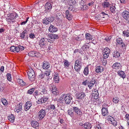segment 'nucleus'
<instances>
[{
	"mask_svg": "<svg viewBox=\"0 0 129 129\" xmlns=\"http://www.w3.org/2000/svg\"><path fill=\"white\" fill-rule=\"evenodd\" d=\"M19 18L17 14L15 13H9L7 15L6 20L8 24H11L13 22H14V20Z\"/></svg>",
	"mask_w": 129,
	"mask_h": 129,
	"instance_id": "f257e3e1",
	"label": "nucleus"
},
{
	"mask_svg": "<svg viewBox=\"0 0 129 129\" xmlns=\"http://www.w3.org/2000/svg\"><path fill=\"white\" fill-rule=\"evenodd\" d=\"M28 78L31 81H34L35 79V73L34 71L31 68L29 69L27 72Z\"/></svg>",
	"mask_w": 129,
	"mask_h": 129,
	"instance_id": "f03ea898",
	"label": "nucleus"
},
{
	"mask_svg": "<svg viewBox=\"0 0 129 129\" xmlns=\"http://www.w3.org/2000/svg\"><path fill=\"white\" fill-rule=\"evenodd\" d=\"M82 64L81 60L77 59L75 61L74 68L76 71L78 72L80 71L82 68Z\"/></svg>",
	"mask_w": 129,
	"mask_h": 129,
	"instance_id": "7ed1b4c3",
	"label": "nucleus"
},
{
	"mask_svg": "<svg viewBox=\"0 0 129 129\" xmlns=\"http://www.w3.org/2000/svg\"><path fill=\"white\" fill-rule=\"evenodd\" d=\"M49 88L50 89V90H51L52 92V93L55 95H57L58 94V91L57 90V88L55 85L52 83L49 85Z\"/></svg>",
	"mask_w": 129,
	"mask_h": 129,
	"instance_id": "20e7f679",
	"label": "nucleus"
},
{
	"mask_svg": "<svg viewBox=\"0 0 129 129\" xmlns=\"http://www.w3.org/2000/svg\"><path fill=\"white\" fill-rule=\"evenodd\" d=\"M38 117L40 120H42L43 118L46 115L45 110L42 109L38 112Z\"/></svg>",
	"mask_w": 129,
	"mask_h": 129,
	"instance_id": "39448f33",
	"label": "nucleus"
},
{
	"mask_svg": "<svg viewBox=\"0 0 129 129\" xmlns=\"http://www.w3.org/2000/svg\"><path fill=\"white\" fill-rule=\"evenodd\" d=\"M70 95L69 94H64V100L65 103L67 104H69L71 102V100L72 99Z\"/></svg>",
	"mask_w": 129,
	"mask_h": 129,
	"instance_id": "423d86ee",
	"label": "nucleus"
},
{
	"mask_svg": "<svg viewBox=\"0 0 129 129\" xmlns=\"http://www.w3.org/2000/svg\"><path fill=\"white\" fill-rule=\"evenodd\" d=\"M117 45H119L121 48L124 49H125V44L123 42L121 38H118L116 40Z\"/></svg>",
	"mask_w": 129,
	"mask_h": 129,
	"instance_id": "0eeeda50",
	"label": "nucleus"
},
{
	"mask_svg": "<svg viewBox=\"0 0 129 129\" xmlns=\"http://www.w3.org/2000/svg\"><path fill=\"white\" fill-rule=\"evenodd\" d=\"M54 20V18L53 17H50L46 18L43 21V23L47 24L53 22Z\"/></svg>",
	"mask_w": 129,
	"mask_h": 129,
	"instance_id": "6e6552de",
	"label": "nucleus"
},
{
	"mask_svg": "<svg viewBox=\"0 0 129 129\" xmlns=\"http://www.w3.org/2000/svg\"><path fill=\"white\" fill-rule=\"evenodd\" d=\"M48 39L44 38H41L39 41V45L41 47H42L45 45L47 43Z\"/></svg>",
	"mask_w": 129,
	"mask_h": 129,
	"instance_id": "1a4fd4ad",
	"label": "nucleus"
},
{
	"mask_svg": "<svg viewBox=\"0 0 129 129\" xmlns=\"http://www.w3.org/2000/svg\"><path fill=\"white\" fill-rule=\"evenodd\" d=\"M74 111L78 116H81L82 114V110L78 107H73Z\"/></svg>",
	"mask_w": 129,
	"mask_h": 129,
	"instance_id": "9d476101",
	"label": "nucleus"
},
{
	"mask_svg": "<svg viewBox=\"0 0 129 129\" xmlns=\"http://www.w3.org/2000/svg\"><path fill=\"white\" fill-rule=\"evenodd\" d=\"M123 18L126 20L129 21V12L126 10L123 11L122 13Z\"/></svg>",
	"mask_w": 129,
	"mask_h": 129,
	"instance_id": "9b49d317",
	"label": "nucleus"
},
{
	"mask_svg": "<svg viewBox=\"0 0 129 129\" xmlns=\"http://www.w3.org/2000/svg\"><path fill=\"white\" fill-rule=\"evenodd\" d=\"M85 96V94L83 92H78L76 94V96L78 99L82 100Z\"/></svg>",
	"mask_w": 129,
	"mask_h": 129,
	"instance_id": "f8f14e48",
	"label": "nucleus"
},
{
	"mask_svg": "<svg viewBox=\"0 0 129 129\" xmlns=\"http://www.w3.org/2000/svg\"><path fill=\"white\" fill-rule=\"evenodd\" d=\"M96 82V79H95L94 78H92L91 80L90 81L88 80V82H87V85L90 89H91V87L94 85L95 83Z\"/></svg>",
	"mask_w": 129,
	"mask_h": 129,
	"instance_id": "ddd939ff",
	"label": "nucleus"
},
{
	"mask_svg": "<svg viewBox=\"0 0 129 129\" xmlns=\"http://www.w3.org/2000/svg\"><path fill=\"white\" fill-rule=\"evenodd\" d=\"M93 90L92 91V94L94 98L95 99H97L99 98V94L98 91L96 89H93Z\"/></svg>",
	"mask_w": 129,
	"mask_h": 129,
	"instance_id": "4468645a",
	"label": "nucleus"
},
{
	"mask_svg": "<svg viewBox=\"0 0 129 129\" xmlns=\"http://www.w3.org/2000/svg\"><path fill=\"white\" fill-rule=\"evenodd\" d=\"M32 105L31 102L29 101L26 102L24 105V109L26 111L28 110L30 108Z\"/></svg>",
	"mask_w": 129,
	"mask_h": 129,
	"instance_id": "2eb2a0df",
	"label": "nucleus"
},
{
	"mask_svg": "<svg viewBox=\"0 0 129 129\" xmlns=\"http://www.w3.org/2000/svg\"><path fill=\"white\" fill-rule=\"evenodd\" d=\"M45 11L46 12L50 11L52 8L51 4L48 2L46 3L45 6Z\"/></svg>",
	"mask_w": 129,
	"mask_h": 129,
	"instance_id": "dca6fc26",
	"label": "nucleus"
},
{
	"mask_svg": "<svg viewBox=\"0 0 129 129\" xmlns=\"http://www.w3.org/2000/svg\"><path fill=\"white\" fill-rule=\"evenodd\" d=\"M66 18L68 20H70L72 19L73 18V16L71 13L67 10L66 11Z\"/></svg>",
	"mask_w": 129,
	"mask_h": 129,
	"instance_id": "f3484780",
	"label": "nucleus"
},
{
	"mask_svg": "<svg viewBox=\"0 0 129 129\" xmlns=\"http://www.w3.org/2000/svg\"><path fill=\"white\" fill-rule=\"evenodd\" d=\"M38 53L36 51H32L29 52L28 53V55L31 57L36 56L38 57Z\"/></svg>",
	"mask_w": 129,
	"mask_h": 129,
	"instance_id": "a211bd4d",
	"label": "nucleus"
},
{
	"mask_svg": "<svg viewBox=\"0 0 129 129\" xmlns=\"http://www.w3.org/2000/svg\"><path fill=\"white\" fill-rule=\"evenodd\" d=\"M57 28L53 25L51 24L49 28V31L51 33H53L57 31Z\"/></svg>",
	"mask_w": 129,
	"mask_h": 129,
	"instance_id": "6ab92c4d",
	"label": "nucleus"
},
{
	"mask_svg": "<svg viewBox=\"0 0 129 129\" xmlns=\"http://www.w3.org/2000/svg\"><path fill=\"white\" fill-rule=\"evenodd\" d=\"M50 65L48 62L46 61H44L43 62V68L45 69H46L50 67Z\"/></svg>",
	"mask_w": 129,
	"mask_h": 129,
	"instance_id": "aec40b11",
	"label": "nucleus"
},
{
	"mask_svg": "<svg viewBox=\"0 0 129 129\" xmlns=\"http://www.w3.org/2000/svg\"><path fill=\"white\" fill-rule=\"evenodd\" d=\"M40 90L41 91V94H46L47 93V91L46 87L44 86H41L40 87Z\"/></svg>",
	"mask_w": 129,
	"mask_h": 129,
	"instance_id": "412c9836",
	"label": "nucleus"
},
{
	"mask_svg": "<svg viewBox=\"0 0 129 129\" xmlns=\"http://www.w3.org/2000/svg\"><path fill=\"white\" fill-rule=\"evenodd\" d=\"M22 110V105L21 103L18 104L17 107L15 109V111L17 113H18Z\"/></svg>",
	"mask_w": 129,
	"mask_h": 129,
	"instance_id": "4be33fe9",
	"label": "nucleus"
},
{
	"mask_svg": "<svg viewBox=\"0 0 129 129\" xmlns=\"http://www.w3.org/2000/svg\"><path fill=\"white\" fill-rule=\"evenodd\" d=\"M112 67L114 69H119L121 68V66L120 63L116 62L113 65Z\"/></svg>",
	"mask_w": 129,
	"mask_h": 129,
	"instance_id": "5701e85b",
	"label": "nucleus"
},
{
	"mask_svg": "<svg viewBox=\"0 0 129 129\" xmlns=\"http://www.w3.org/2000/svg\"><path fill=\"white\" fill-rule=\"evenodd\" d=\"M48 36L51 39H57L58 38V36L57 35L53 34H48Z\"/></svg>",
	"mask_w": 129,
	"mask_h": 129,
	"instance_id": "b1692460",
	"label": "nucleus"
},
{
	"mask_svg": "<svg viewBox=\"0 0 129 129\" xmlns=\"http://www.w3.org/2000/svg\"><path fill=\"white\" fill-rule=\"evenodd\" d=\"M102 114L104 116H105L108 115V111L107 109L106 108H102Z\"/></svg>",
	"mask_w": 129,
	"mask_h": 129,
	"instance_id": "393cba45",
	"label": "nucleus"
},
{
	"mask_svg": "<svg viewBox=\"0 0 129 129\" xmlns=\"http://www.w3.org/2000/svg\"><path fill=\"white\" fill-rule=\"evenodd\" d=\"M31 124L32 126L34 128H37L38 127L39 124L37 122L35 121H33L31 122Z\"/></svg>",
	"mask_w": 129,
	"mask_h": 129,
	"instance_id": "a878e982",
	"label": "nucleus"
},
{
	"mask_svg": "<svg viewBox=\"0 0 129 129\" xmlns=\"http://www.w3.org/2000/svg\"><path fill=\"white\" fill-rule=\"evenodd\" d=\"M117 73L119 76L123 78H125L126 77L125 74L122 71H119L117 72Z\"/></svg>",
	"mask_w": 129,
	"mask_h": 129,
	"instance_id": "bb28decb",
	"label": "nucleus"
},
{
	"mask_svg": "<svg viewBox=\"0 0 129 129\" xmlns=\"http://www.w3.org/2000/svg\"><path fill=\"white\" fill-rule=\"evenodd\" d=\"M102 6L104 8H108L110 6V3L107 1H104L102 4Z\"/></svg>",
	"mask_w": 129,
	"mask_h": 129,
	"instance_id": "cd10ccee",
	"label": "nucleus"
},
{
	"mask_svg": "<svg viewBox=\"0 0 129 129\" xmlns=\"http://www.w3.org/2000/svg\"><path fill=\"white\" fill-rule=\"evenodd\" d=\"M90 45L88 43H86L82 47V49L84 51L88 50L90 47Z\"/></svg>",
	"mask_w": 129,
	"mask_h": 129,
	"instance_id": "c85d7f7f",
	"label": "nucleus"
},
{
	"mask_svg": "<svg viewBox=\"0 0 129 129\" xmlns=\"http://www.w3.org/2000/svg\"><path fill=\"white\" fill-rule=\"evenodd\" d=\"M83 126L86 129H90L91 127V125L89 122H86L84 124Z\"/></svg>",
	"mask_w": 129,
	"mask_h": 129,
	"instance_id": "c756f323",
	"label": "nucleus"
},
{
	"mask_svg": "<svg viewBox=\"0 0 129 129\" xmlns=\"http://www.w3.org/2000/svg\"><path fill=\"white\" fill-rule=\"evenodd\" d=\"M103 71V68L102 67L98 66L96 67L95 70V72L97 73L101 72Z\"/></svg>",
	"mask_w": 129,
	"mask_h": 129,
	"instance_id": "7c9ffc66",
	"label": "nucleus"
},
{
	"mask_svg": "<svg viewBox=\"0 0 129 129\" xmlns=\"http://www.w3.org/2000/svg\"><path fill=\"white\" fill-rule=\"evenodd\" d=\"M27 31L26 30H24L20 34V37L21 39H23L25 36H27Z\"/></svg>",
	"mask_w": 129,
	"mask_h": 129,
	"instance_id": "2f4dec72",
	"label": "nucleus"
},
{
	"mask_svg": "<svg viewBox=\"0 0 129 129\" xmlns=\"http://www.w3.org/2000/svg\"><path fill=\"white\" fill-rule=\"evenodd\" d=\"M110 10L112 13H114L115 12V10L116 8L114 4H112L110 6Z\"/></svg>",
	"mask_w": 129,
	"mask_h": 129,
	"instance_id": "473e14b6",
	"label": "nucleus"
},
{
	"mask_svg": "<svg viewBox=\"0 0 129 129\" xmlns=\"http://www.w3.org/2000/svg\"><path fill=\"white\" fill-rule=\"evenodd\" d=\"M113 56L116 58L119 57L120 56L119 52L117 51H114L113 53Z\"/></svg>",
	"mask_w": 129,
	"mask_h": 129,
	"instance_id": "72a5a7b5",
	"label": "nucleus"
},
{
	"mask_svg": "<svg viewBox=\"0 0 129 129\" xmlns=\"http://www.w3.org/2000/svg\"><path fill=\"white\" fill-rule=\"evenodd\" d=\"M8 120L12 123L14 122L15 119V117L12 114L8 116Z\"/></svg>",
	"mask_w": 129,
	"mask_h": 129,
	"instance_id": "f704fd0d",
	"label": "nucleus"
},
{
	"mask_svg": "<svg viewBox=\"0 0 129 129\" xmlns=\"http://www.w3.org/2000/svg\"><path fill=\"white\" fill-rule=\"evenodd\" d=\"M85 37L87 40H91L92 39V37L91 35L88 33H87L85 35Z\"/></svg>",
	"mask_w": 129,
	"mask_h": 129,
	"instance_id": "c9c22d12",
	"label": "nucleus"
},
{
	"mask_svg": "<svg viewBox=\"0 0 129 129\" xmlns=\"http://www.w3.org/2000/svg\"><path fill=\"white\" fill-rule=\"evenodd\" d=\"M63 62L64 63V66L66 68L69 67L70 63L67 60H65L63 61Z\"/></svg>",
	"mask_w": 129,
	"mask_h": 129,
	"instance_id": "e433bc0d",
	"label": "nucleus"
},
{
	"mask_svg": "<svg viewBox=\"0 0 129 129\" xmlns=\"http://www.w3.org/2000/svg\"><path fill=\"white\" fill-rule=\"evenodd\" d=\"M18 47H15L14 46H12L10 48V50L11 51L14 52V53L15 52H18V51H17V49Z\"/></svg>",
	"mask_w": 129,
	"mask_h": 129,
	"instance_id": "4c0bfd02",
	"label": "nucleus"
},
{
	"mask_svg": "<svg viewBox=\"0 0 129 129\" xmlns=\"http://www.w3.org/2000/svg\"><path fill=\"white\" fill-rule=\"evenodd\" d=\"M83 73L84 75L87 76L89 73V68L88 66H86L84 69Z\"/></svg>",
	"mask_w": 129,
	"mask_h": 129,
	"instance_id": "58836bf2",
	"label": "nucleus"
},
{
	"mask_svg": "<svg viewBox=\"0 0 129 129\" xmlns=\"http://www.w3.org/2000/svg\"><path fill=\"white\" fill-rule=\"evenodd\" d=\"M17 81L18 83L21 86H23L25 85L26 84L24 82L22 79H18Z\"/></svg>",
	"mask_w": 129,
	"mask_h": 129,
	"instance_id": "ea45409f",
	"label": "nucleus"
},
{
	"mask_svg": "<svg viewBox=\"0 0 129 129\" xmlns=\"http://www.w3.org/2000/svg\"><path fill=\"white\" fill-rule=\"evenodd\" d=\"M40 74L39 75V78L41 79H43L45 77V74L41 71L40 70Z\"/></svg>",
	"mask_w": 129,
	"mask_h": 129,
	"instance_id": "a19ab883",
	"label": "nucleus"
},
{
	"mask_svg": "<svg viewBox=\"0 0 129 129\" xmlns=\"http://www.w3.org/2000/svg\"><path fill=\"white\" fill-rule=\"evenodd\" d=\"M104 53L109 54L110 52V49L108 48H106L103 50Z\"/></svg>",
	"mask_w": 129,
	"mask_h": 129,
	"instance_id": "79ce46f5",
	"label": "nucleus"
},
{
	"mask_svg": "<svg viewBox=\"0 0 129 129\" xmlns=\"http://www.w3.org/2000/svg\"><path fill=\"white\" fill-rule=\"evenodd\" d=\"M119 99L118 97H115L113 99V101L115 104L118 103L119 102Z\"/></svg>",
	"mask_w": 129,
	"mask_h": 129,
	"instance_id": "37998d69",
	"label": "nucleus"
},
{
	"mask_svg": "<svg viewBox=\"0 0 129 129\" xmlns=\"http://www.w3.org/2000/svg\"><path fill=\"white\" fill-rule=\"evenodd\" d=\"M67 2L70 5H74L76 3L75 0H68Z\"/></svg>",
	"mask_w": 129,
	"mask_h": 129,
	"instance_id": "c03bdc74",
	"label": "nucleus"
},
{
	"mask_svg": "<svg viewBox=\"0 0 129 129\" xmlns=\"http://www.w3.org/2000/svg\"><path fill=\"white\" fill-rule=\"evenodd\" d=\"M64 94H62L60 97L58 99V101H59L60 103L63 102L64 99Z\"/></svg>",
	"mask_w": 129,
	"mask_h": 129,
	"instance_id": "a18cd8bd",
	"label": "nucleus"
},
{
	"mask_svg": "<svg viewBox=\"0 0 129 129\" xmlns=\"http://www.w3.org/2000/svg\"><path fill=\"white\" fill-rule=\"evenodd\" d=\"M1 101L4 105H7L8 104V102L4 98L2 99Z\"/></svg>",
	"mask_w": 129,
	"mask_h": 129,
	"instance_id": "49530a36",
	"label": "nucleus"
},
{
	"mask_svg": "<svg viewBox=\"0 0 129 129\" xmlns=\"http://www.w3.org/2000/svg\"><path fill=\"white\" fill-rule=\"evenodd\" d=\"M73 111L72 109H70L68 110V114L71 117L73 116Z\"/></svg>",
	"mask_w": 129,
	"mask_h": 129,
	"instance_id": "de8ad7c7",
	"label": "nucleus"
},
{
	"mask_svg": "<svg viewBox=\"0 0 129 129\" xmlns=\"http://www.w3.org/2000/svg\"><path fill=\"white\" fill-rule=\"evenodd\" d=\"M123 36H126L127 37H129V32L128 30L123 31Z\"/></svg>",
	"mask_w": 129,
	"mask_h": 129,
	"instance_id": "09e8293b",
	"label": "nucleus"
},
{
	"mask_svg": "<svg viewBox=\"0 0 129 129\" xmlns=\"http://www.w3.org/2000/svg\"><path fill=\"white\" fill-rule=\"evenodd\" d=\"M35 89V88H33L31 89H30L28 90L27 92V93L31 94L33 93Z\"/></svg>",
	"mask_w": 129,
	"mask_h": 129,
	"instance_id": "8fccbe9b",
	"label": "nucleus"
},
{
	"mask_svg": "<svg viewBox=\"0 0 129 129\" xmlns=\"http://www.w3.org/2000/svg\"><path fill=\"white\" fill-rule=\"evenodd\" d=\"M54 80L55 82L56 83H58L59 81V77L57 76L54 75Z\"/></svg>",
	"mask_w": 129,
	"mask_h": 129,
	"instance_id": "3c124183",
	"label": "nucleus"
},
{
	"mask_svg": "<svg viewBox=\"0 0 129 129\" xmlns=\"http://www.w3.org/2000/svg\"><path fill=\"white\" fill-rule=\"evenodd\" d=\"M49 109L51 110H54L56 109L55 105L50 104L49 106Z\"/></svg>",
	"mask_w": 129,
	"mask_h": 129,
	"instance_id": "603ef678",
	"label": "nucleus"
},
{
	"mask_svg": "<svg viewBox=\"0 0 129 129\" xmlns=\"http://www.w3.org/2000/svg\"><path fill=\"white\" fill-rule=\"evenodd\" d=\"M57 13L56 14V18L58 20H59L61 17V14L59 12H57Z\"/></svg>",
	"mask_w": 129,
	"mask_h": 129,
	"instance_id": "864d4df0",
	"label": "nucleus"
},
{
	"mask_svg": "<svg viewBox=\"0 0 129 129\" xmlns=\"http://www.w3.org/2000/svg\"><path fill=\"white\" fill-rule=\"evenodd\" d=\"M17 51H18V52L21 50V51H22L24 49V47L23 46H21L20 45L18 47H17Z\"/></svg>",
	"mask_w": 129,
	"mask_h": 129,
	"instance_id": "5fc2aeb1",
	"label": "nucleus"
},
{
	"mask_svg": "<svg viewBox=\"0 0 129 129\" xmlns=\"http://www.w3.org/2000/svg\"><path fill=\"white\" fill-rule=\"evenodd\" d=\"M7 79L9 81H11L12 80V78L11 77V74L10 73H8L7 75Z\"/></svg>",
	"mask_w": 129,
	"mask_h": 129,
	"instance_id": "6e6d98bb",
	"label": "nucleus"
},
{
	"mask_svg": "<svg viewBox=\"0 0 129 129\" xmlns=\"http://www.w3.org/2000/svg\"><path fill=\"white\" fill-rule=\"evenodd\" d=\"M107 120L109 121H110L111 122V121L114 119V118L110 116H107Z\"/></svg>",
	"mask_w": 129,
	"mask_h": 129,
	"instance_id": "4d7b16f0",
	"label": "nucleus"
},
{
	"mask_svg": "<svg viewBox=\"0 0 129 129\" xmlns=\"http://www.w3.org/2000/svg\"><path fill=\"white\" fill-rule=\"evenodd\" d=\"M111 124L113 125L114 127H115L117 125V122L114 119V120L111 121Z\"/></svg>",
	"mask_w": 129,
	"mask_h": 129,
	"instance_id": "13d9d810",
	"label": "nucleus"
},
{
	"mask_svg": "<svg viewBox=\"0 0 129 129\" xmlns=\"http://www.w3.org/2000/svg\"><path fill=\"white\" fill-rule=\"evenodd\" d=\"M111 36H107L105 38V40L107 42H110V40L111 39Z\"/></svg>",
	"mask_w": 129,
	"mask_h": 129,
	"instance_id": "bf43d9fd",
	"label": "nucleus"
},
{
	"mask_svg": "<svg viewBox=\"0 0 129 129\" xmlns=\"http://www.w3.org/2000/svg\"><path fill=\"white\" fill-rule=\"evenodd\" d=\"M108 15V14H106L104 12H102L100 13V16H101L103 18H104L105 17H106V16Z\"/></svg>",
	"mask_w": 129,
	"mask_h": 129,
	"instance_id": "052dcab7",
	"label": "nucleus"
},
{
	"mask_svg": "<svg viewBox=\"0 0 129 129\" xmlns=\"http://www.w3.org/2000/svg\"><path fill=\"white\" fill-rule=\"evenodd\" d=\"M102 63L104 66H105L106 64V59L103 58L102 60Z\"/></svg>",
	"mask_w": 129,
	"mask_h": 129,
	"instance_id": "680f3d73",
	"label": "nucleus"
},
{
	"mask_svg": "<svg viewBox=\"0 0 129 129\" xmlns=\"http://www.w3.org/2000/svg\"><path fill=\"white\" fill-rule=\"evenodd\" d=\"M29 17H27L26 18V21H23V22H22L21 23V25H24L25 24L27 23V22L28 21V19H29Z\"/></svg>",
	"mask_w": 129,
	"mask_h": 129,
	"instance_id": "e2e57ef3",
	"label": "nucleus"
},
{
	"mask_svg": "<svg viewBox=\"0 0 129 129\" xmlns=\"http://www.w3.org/2000/svg\"><path fill=\"white\" fill-rule=\"evenodd\" d=\"M29 35V37L31 39H33L35 37V36L33 34H30Z\"/></svg>",
	"mask_w": 129,
	"mask_h": 129,
	"instance_id": "0e129e2a",
	"label": "nucleus"
},
{
	"mask_svg": "<svg viewBox=\"0 0 129 129\" xmlns=\"http://www.w3.org/2000/svg\"><path fill=\"white\" fill-rule=\"evenodd\" d=\"M50 71L49 70L48 71H46L45 73H44L45 74V76H48L50 74Z\"/></svg>",
	"mask_w": 129,
	"mask_h": 129,
	"instance_id": "69168bd1",
	"label": "nucleus"
},
{
	"mask_svg": "<svg viewBox=\"0 0 129 129\" xmlns=\"http://www.w3.org/2000/svg\"><path fill=\"white\" fill-rule=\"evenodd\" d=\"M109 55V54L104 53L103 55L104 58L106 59L108 57Z\"/></svg>",
	"mask_w": 129,
	"mask_h": 129,
	"instance_id": "338daca9",
	"label": "nucleus"
},
{
	"mask_svg": "<svg viewBox=\"0 0 129 129\" xmlns=\"http://www.w3.org/2000/svg\"><path fill=\"white\" fill-rule=\"evenodd\" d=\"M95 129H102L99 124H96L95 126Z\"/></svg>",
	"mask_w": 129,
	"mask_h": 129,
	"instance_id": "774afa93",
	"label": "nucleus"
}]
</instances>
